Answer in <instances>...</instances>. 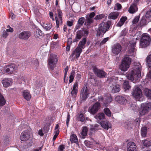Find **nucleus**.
I'll return each mask as SVG.
<instances>
[{"label": "nucleus", "mask_w": 151, "mask_h": 151, "mask_svg": "<svg viewBox=\"0 0 151 151\" xmlns=\"http://www.w3.org/2000/svg\"><path fill=\"white\" fill-rule=\"evenodd\" d=\"M89 32V30L86 28H82L80 30L76 32L75 37L73 40V42H77L81 39L82 37H85L83 38L82 40L79 42L77 47H78L82 50L85 47L87 40L86 37L88 36Z\"/></svg>", "instance_id": "obj_1"}, {"label": "nucleus", "mask_w": 151, "mask_h": 151, "mask_svg": "<svg viewBox=\"0 0 151 151\" xmlns=\"http://www.w3.org/2000/svg\"><path fill=\"white\" fill-rule=\"evenodd\" d=\"M134 47H131L128 51L129 54H132V55L129 54V55H126L122 59L121 64L120 68L122 70L124 71H126L129 68V65L131 63V59L129 58V56L134 55L133 54L134 51Z\"/></svg>", "instance_id": "obj_2"}, {"label": "nucleus", "mask_w": 151, "mask_h": 151, "mask_svg": "<svg viewBox=\"0 0 151 151\" xmlns=\"http://www.w3.org/2000/svg\"><path fill=\"white\" fill-rule=\"evenodd\" d=\"M141 67L140 63L135 66L134 69L127 75V78L131 81L137 80L141 77Z\"/></svg>", "instance_id": "obj_3"}, {"label": "nucleus", "mask_w": 151, "mask_h": 151, "mask_svg": "<svg viewBox=\"0 0 151 151\" xmlns=\"http://www.w3.org/2000/svg\"><path fill=\"white\" fill-rule=\"evenodd\" d=\"M111 22L109 21L106 22H103L99 26V27L97 31L96 35L97 36L103 37L104 35L106 32L108 31L111 25Z\"/></svg>", "instance_id": "obj_4"}, {"label": "nucleus", "mask_w": 151, "mask_h": 151, "mask_svg": "<svg viewBox=\"0 0 151 151\" xmlns=\"http://www.w3.org/2000/svg\"><path fill=\"white\" fill-rule=\"evenodd\" d=\"M151 41L150 36L147 34H143L140 39V46L142 48H145L149 46Z\"/></svg>", "instance_id": "obj_5"}, {"label": "nucleus", "mask_w": 151, "mask_h": 151, "mask_svg": "<svg viewBox=\"0 0 151 151\" xmlns=\"http://www.w3.org/2000/svg\"><path fill=\"white\" fill-rule=\"evenodd\" d=\"M58 61V58L57 55L52 54H50L48 59V64L51 69H54Z\"/></svg>", "instance_id": "obj_6"}, {"label": "nucleus", "mask_w": 151, "mask_h": 151, "mask_svg": "<svg viewBox=\"0 0 151 151\" xmlns=\"http://www.w3.org/2000/svg\"><path fill=\"white\" fill-rule=\"evenodd\" d=\"M92 68L94 73L97 77L103 78H104L106 75V73L102 70L98 69L95 65H93Z\"/></svg>", "instance_id": "obj_7"}, {"label": "nucleus", "mask_w": 151, "mask_h": 151, "mask_svg": "<svg viewBox=\"0 0 151 151\" xmlns=\"http://www.w3.org/2000/svg\"><path fill=\"white\" fill-rule=\"evenodd\" d=\"M132 94L135 98L138 99L139 100L142 95L141 90L137 86L134 87L132 92Z\"/></svg>", "instance_id": "obj_8"}, {"label": "nucleus", "mask_w": 151, "mask_h": 151, "mask_svg": "<svg viewBox=\"0 0 151 151\" xmlns=\"http://www.w3.org/2000/svg\"><path fill=\"white\" fill-rule=\"evenodd\" d=\"M89 94V90L87 87H83L81 89L80 96V99L81 102L85 101L88 97Z\"/></svg>", "instance_id": "obj_9"}, {"label": "nucleus", "mask_w": 151, "mask_h": 151, "mask_svg": "<svg viewBox=\"0 0 151 151\" xmlns=\"http://www.w3.org/2000/svg\"><path fill=\"white\" fill-rule=\"evenodd\" d=\"M58 15L55 14V17L56 21V27L57 28L59 27L60 24L62 25L63 24L62 11L60 10H58Z\"/></svg>", "instance_id": "obj_10"}, {"label": "nucleus", "mask_w": 151, "mask_h": 151, "mask_svg": "<svg viewBox=\"0 0 151 151\" xmlns=\"http://www.w3.org/2000/svg\"><path fill=\"white\" fill-rule=\"evenodd\" d=\"M142 110L139 113L140 115H143L147 113L150 109H151V102L145 103L141 104Z\"/></svg>", "instance_id": "obj_11"}, {"label": "nucleus", "mask_w": 151, "mask_h": 151, "mask_svg": "<svg viewBox=\"0 0 151 151\" xmlns=\"http://www.w3.org/2000/svg\"><path fill=\"white\" fill-rule=\"evenodd\" d=\"M100 103L98 102H96L93 106L89 107L88 109L89 111L91 114L94 115L98 112L100 109Z\"/></svg>", "instance_id": "obj_12"}, {"label": "nucleus", "mask_w": 151, "mask_h": 151, "mask_svg": "<svg viewBox=\"0 0 151 151\" xmlns=\"http://www.w3.org/2000/svg\"><path fill=\"white\" fill-rule=\"evenodd\" d=\"M32 35L31 32L28 31H24L20 33L18 37L20 39L24 40H27Z\"/></svg>", "instance_id": "obj_13"}, {"label": "nucleus", "mask_w": 151, "mask_h": 151, "mask_svg": "<svg viewBox=\"0 0 151 151\" xmlns=\"http://www.w3.org/2000/svg\"><path fill=\"white\" fill-rule=\"evenodd\" d=\"M83 51V50L78 47H77L75 50L73 51L70 56L71 58H73L74 59H78L80 56L81 53Z\"/></svg>", "instance_id": "obj_14"}, {"label": "nucleus", "mask_w": 151, "mask_h": 151, "mask_svg": "<svg viewBox=\"0 0 151 151\" xmlns=\"http://www.w3.org/2000/svg\"><path fill=\"white\" fill-rule=\"evenodd\" d=\"M30 137V132L28 130L23 131L21 134L20 138L22 141H26Z\"/></svg>", "instance_id": "obj_15"}, {"label": "nucleus", "mask_w": 151, "mask_h": 151, "mask_svg": "<svg viewBox=\"0 0 151 151\" xmlns=\"http://www.w3.org/2000/svg\"><path fill=\"white\" fill-rule=\"evenodd\" d=\"M15 67V65L13 63L6 65L4 66L5 72L8 74H12L14 70Z\"/></svg>", "instance_id": "obj_16"}, {"label": "nucleus", "mask_w": 151, "mask_h": 151, "mask_svg": "<svg viewBox=\"0 0 151 151\" xmlns=\"http://www.w3.org/2000/svg\"><path fill=\"white\" fill-rule=\"evenodd\" d=\"M122 50V47L119 43H116L112 47V52L115 55H117Z\"/></svg>", "instance_id": "obj_17"}, {"label": "nucleus", "mask_w": 151, "mask_h": 151, "mask_svg": "<svg viewBox=\"0 0 151 151\" xmlns=\"http://www.w3.org/2000/svg\"><path fill=\"white\" fill-rule=\"evenodd\" d=\"M78 82L76 81L74 83L72 90L71 91V95L74 98L76 97L78 92Z\"/></svg>", "instance_id": "obj_18"}, {"label": "nucleus", "mask_w": 151, "mask_h": 151, "mask_svg": "<svg viewBox=\"0 0 151 151\" xmlns=\"http://www.w3.org/2000/svg\"><path fill=\"white\" fill-rule=\"evenodd\" d=\"M127 151H137V146L133 142H129L127 145Z\"/></svg>", "instance_id": "obj_19"}, {"label": "nucleus", "mask_w": 151, "mask_h": 151, "mask_svg": "<svg viewBox=\"0 0 151 151\" xmlns=\"http://www.w3.org/2000/svg\"><path fill=\"white\" fill-rule=\"evenodd\" d=\"M3 86L5 88L10 86L12 84V79L11 78H5L1 81Z\"/></svg>", "instance_id": "obj_20"}, {"label": "nucleus", "mask_w": 151, "mask_h": 151, "mask_svg": "<svg viewBox=\"0 0 151 151\" xmlns=\"http://www.w3.org/2000/svg\"><path fill=\"white\" fill-rule=\"evenodd\" d=\"M115 101L119 104L123 105L125 104L127 101L126 98L121 96H118L115 98Z\"/></svg>", "instance_id": "obj_21"}, {"label": "nucleus", "mask_w": 151, "mask_h": 151, "mask_svg": "<svg viewBox=\"0 0 151 151\" xmlns=\"http://www.w3.org/2000/svg\"><path fill=\"white\" fill-rule=\"evenodd\" d=\"M99 101L103 102L104 105L106 106H108V103H110L112 101V99L110 98H106L105 100L102 96H100L98 98Z\"/></svg>", "instance_id": "obj_22"}, {"label": "nucleus", "mask_w": 151, "mask_h": 151, "mask_svg": "<svg viewBox=\"0 0 151 151\" xmlns=\"http://www.w3.org/2000/svg\"><path fill=\"white\" fill-rule=\"evenodd\" d=\"M101 125L103 128L107 130L111 128V125L108 121H102L101 122Z\"/></svg>", "instance_id": "obj_23"}, {"label": "nucleus", "mask_w": 151, "mask_h": 151, "mask_svg": "<svg viewBox=\"0 0 151 151\" xmlns=\"http://www.w3.org/2000/svg\"><path fill=\"white\" fill-rule=\"evenodd\" d=\"M137 4L133 3L130 5L128 10V12L131 14H133L136 12L137 11Z\"/></svg>", "instance_id": "obj_24"}, {"label": "nucleus", "mask_w": 151, "mask_h": 151, "mask_svg": "<svg viewBox=\"0 0 151 151\" xmlns=\"http://www.w3.org/2000/svg\"><path fill=\"white\" fill-rule=\"evenodd\" d=\"M111 87L112 89V92L114 93L119 92L120 89L119 85L116 83L112 84V86H111Z\"/></svg>", "instance_id": "obj_25"}, {"label": "nucleus", "mask_w": 151, "mask_h": 151, "mask_svg": "<svg viewBox=\"0 0 151 151\" xmlns=\"http://www.w3.org/2000/svg\"><path fill=\"white\" fill-rule=\"evenodd\" d=\"M22 95L27 101L29 100L31 98V95L28 90H24L23 92Z\"/></svg>", "instance_id": "obj_26"}, {"label": "nucleus", "mask_w": 151, "mask_h": 151, "mask_svg": "<svg viewBox=\"0 0 151 151\" xmlns=\"http://www.w3.org/2000/svg\"><path fill=\"white\" fill-rule=\"evenodd\" d=\"M93 19H90L88 17H86V19L85 20L84 24L87 27V28H86L88 29V28L90 27L91 24V23L93 22Z\"/></svg>", "instance_id": "obj_27"}, {"label": "nucleus", "mask_w": 151, "mask_h": 151, "mask_svg": "<svg viewBox=\"0 0 151 151\" xmlns=\"http://www.w3.org/2000/svg\"><path fill=\"white\" fill-rule=\"evenodd\" d=\"M70 139L72 143H75L79 145L78 138L76 134H71L70 137Z\"/></svg>", "instance_id": "obj_28"}, {"label": "nucleus", "mask_w": 151, "mask_h": 151, "mask_svg": "<svg viewBox=\"0 0 151 151\" xmlns=\"http://www.w3.org/2000/svg\"><path fill=\"white\" fill-rule=\"evenodd\" d=\"M127 19V18L126 17H122L119 21L117 24L116 26L118 27H121L122 26L126 20Z\"/></svg>", "instance_id": "obj_29"}, {"label": "nucleus", "mask_w": 151, "mask_h": 151, "mask_svg": "<svg viewBox=\"0 0 151 151\" xmlns=\"http://www.w3.org/2000/svg\"><path fill=\"white\" fill-rule=\"evenodd\" d=\"M94 118L97 120H102L105 118V114L103 113H100L94 116Z\"/></svg>", "instance_id": "obj_30"}, {"label": "nucleus", "mask_w": 151, "mask_h": 151, "mask_svg": "<svg viewBox=\"0 0 151 151\" xmlns=\"http://www.w3.org/2000/svg\"><path fill=\"white\" fill-rule=\"evenodd\" d=\"M119 15V14L117 12H111L109 14V18L112 19H115L117 18Z\"/></svg>", "instance_id": "obj_31"}, {"label": "nucleus", "mask_w": 151, "mask_h": 151, "mask_svg": "<svg viewBox=\"0 0 151 151\" xmlns=\"http://www.w3.org/2000/svg\"><path fill=\"white\" fill-rule=\"evenodd\" d=\"M125 126L128 129H132L133 126L132 122L131 121L127 120L125 122Z\"/></svg>", "instance_id": "obj_32"}, {"label": "nucleus", "mask_w": 151, "mask_h": 151, "mask_svg": "<svg viewBox=\"0 0 151 151\" xmlns=\"http://www.w3.org/2000/svg\"><path fill=\"white\" fill-rule=\"evenodd\" d=\"M42 26L46 30L48 31L51 28L52 25L51 23H43Z\"/></svg>", "instance_id": "obj_33"}, {"label": "nucleus", "mask_w": 151, "mask_h": 151, "mask_svg": "<svg viewBox=\"0 0 151 151\" xmlns=\"http://www.w3.org/2000/svg\"><path fill=\"white\" fill-rule=\"evenodd\" d=\"M144 93L148 98H151V89L145 88L144 90Z\"/></svg>", "instance_id": "obj_34"}, {"label": "nucleus", "mask_w": 151, "mask_h": 151, "mask_svg": "<svg viewBox=\"0 0 151 151\" xmlns=\"http://www.w3.org/2000/svg\"><path fill=\"white\" fill-rule=\"evenodd\" d=\"M147 128L146 127L142 128L141 129V134L143 137H145L147 134Z\"/></svg>", "instance_id": "obj_35"}, {"label": "nucleus", "mask_w": 151, "mask_h": 151, "mask_svg": "<svg viewBox=\"0 0 151 151\" xmlns=\"http://www.w3.org/2000/svg\"><path fill=\"white\" fill-rule=\"evenodd\" d=\"M146 63L149 68L151 67V55H148L146 59Z\"/></svg>", "instance_id": "obj_36"}, {"label": "nucleus", "mask_w": 151, "mask_h": 151, "mask_svg": "<svg viewBox=\"0 0 151 151\" xmlns=\"http://www.w3.org/2000/svg\"><path fill=\"white\" fill-rule=\"evenodd\" d=\"M123 86L124 89L126 90H129L131 88L128 81H125L124 82Z\"/></svg>", "instance_id": "obj_37"}, {"label": "nucleus", "mask_w": 151, "mask_h": 151, "mask_svg": "<svg viewBox=\"0 0 151 151\" xmlns=\"http://www.w3.org/2000/svg\"><path fill=\"white\" fill-rule=\"evenodd\" d=\"M146 17H143L139 22V26H145L147 24V21L146 19Z\"/></svg>", "instance_id": "obj_38"}, {"label": "nucleus", "mask_w": 151, "mask_h": 151, "mask_svg": "<svg viewBox=\"0 0 151 151\" xmlns=\"http://www.w3.org/2000/svg\"><path fill=\"white\" fill-rule=\"evenodd\" d=\"M6 103V100L2 95H0V106H4Z\"/></svg>", "instance_id": "obj_39"}, {"label": "nucleus", "mask_w": 151, "mask_h": 151, "mask_svg": "<svg viewBox=\"0 0 151 151\" xmlns=\"http://www.w3.org/2000/svg\"><path fill=\"white\" fill-rule=\"evenodd\" d=\"M142 142L143 145L145 147H148L151 146V140L149 141L147 139L142 140Z\"/></svg>", "instance_id": "obj_40"}, {"label": "nucleus", "mask_w": 151, "mask_h": 151, "mask_svg": "<svg viewBox=\"0 0 151 151\" xmlns=\"http://www.w3.org/2000/svg\"><path fill=\"white\" fill-rule=\"evenodd\" d=\"M88 132V128L86 127H83L82 132H81V135H82L84 137L83 138H85V137L87 135V133Z\"/></svg>", "instance_id": "obj_41"}, {"label": "nucleus", "mask_w": 151, "mask_h": 151, "mask_svg": "<svg viewBox=\"0 0 151 151\" xmlns=\"http://www.w3.org/2000/svg\"><path fill=\"white\" fill-rule=\"evenodd\" d=\"M104 111L105 114L109 117H110L111 116V112L109 109L106 108H104Z\"/></svg>", "instance_id": "obj_42"}, {"label": "nucleus", "mask_w": 151, "mask_h": 151, "mask_svg": "<svg viewBox=\"0 0 151 151\" xmlns=\"http://www.w3.org/2000/svg\"><path fill=\"white\" fill-rule=\"evenodd\" d=\"M105 14H100L96 15L94 19L96 20H99L104 18Z\"/></svg>", "instance_id": "obj_43"}, {"label": "nucleus", "mask_w": 151, "mask_h": 151, "mask_svg": "<svg viewBox=\"0 0 151 151\" xmlns=\"http://www.w3.org/2000/svg\"><path fill=\"white\" fill-rule=\"evenodd\" d=\"M85 22V19L84 17H82L80 18L78 22V23L82 26Z\"/></svg>", "instance_id": "obj_44"}, {"label": "nucleus", "mask_w": 151, "mask_h": 151, "mask_svg": "<svg viewBox=\"0 0 151 151\" xmlns=\"http://www.w3.org/2000/svg\"><path fill=\"white\" fill-rule=\"evenodd\" d=\"M136 40L135 39H133L131 40L129 42V43L131 47H135L136 45Z\"/></svg>", "instance_id": "obj_45"}, {"label": "nucleus", "mask_w": 151, "mask_h": 151, "mask_svg": "<svg viewBox=\"0 0 151 151\" xmlns=\"http://www.w3.org/2000/svg\"><path fill=\"white\" fill-rule=\"evenodd\" d=\"M78 119L82 122H84L85 120L84 116L82 114H80L79 115Z\"/></svg>", "instance_id": "obj_46"}, {"label": "nucleus", "mask_w": 151, "mask_h": 151, "mask_svg": "<svg viewBox=\"0 0 151 151\" xmlns=\"http://www.w3.org/2000/svg\"><path fill=\"white\" fill-rule=\"evenodd\" d=\"M145 17L147 19L151 18V9L147 12Z\"/></svg>", "instance_id": "obj_47"}, {"label": "nucleus", "mask_w": 151, "mask_h": 151, "mask_svg": "<svg viewBox=\"0 0 151 151\" xmlns=\"http://www.w3.org/2000/svg\"><path fill=\"white\" fill-rule=\"evenodd\" d=\"M37 31H36V33L37 35H38L40 36H43L44 35V33L40 29H37ZM39 37L38 36H37Z\"/></svg>", "instance_id": "obj_48"}, {"label": "nucleus", "mask_w": 151, "mask_h": 151, "mask_svg": "<svg viewBox=\"0 0 151 151\" xmlns=\"http://www.w3.org/2000/svg\"><path fill=\"white\" fill-rule=\"evenodd\" d=\"M95 13L94 12H92L89 15H87L86 16V17H88L90 19H93V18L95 16Z\"/></svg>", "instance_id": "obj_49"}, {"label": "nucleus", "mask_w": 151, "mask_h": 151, "mask_svg": "<svg viewBox=\"0 0 151 151\" xmlns=\"http://www.w3.org/2000/svg\"><path fill=\"white\" fill-rule=\"evenodd\" d=\"M109 39V37L104 38L100 44V46H101L105 44Z\"/></svg>", "instance_id": "obj_50"}, {"label": "nucleus", "mask_w": 151, "mask_h": 151, "mask_svg": "<svg viewBox=\"0 0 151 151\" xmlns=\"http://www.w3.org/2000/svg\"><path fill=\"white\" fill-rule=\"evenodd\" d=\"M70 119V116L69 113H68L66 119V124L68 127Z\"/></svg>", "instance_id": "obj_51"}, {"label": "nucleus", "mask_w": 151, "mask_h": 151, "mask_svg": "<svg viewBox=\"0 0 151 151\" xmlns=\"http://www.w3.org/2000/svg\"><path fill=\"white\" fill-rule=\"evenodd\" d=\"M139 19V17H136L132 21V23L133 24H136L138 22Z\"/></svg>", "instance_id": "obj_52"}, {"label": "nucleus", "mask_w": 151, "mask_h": 151, "mask_svg": "<svg viewBox=\"0 0 151 151\" xmlns=\"http://www.w3.org/2000/svg\"><path fill=\"white\" fill-rule=\"evenodd\" d=\"M65 148L64 145H60L58 147V151H63V150Z\"/></svg>", "instance_id": "obj_53"}, {"label": "nucleus", "mask_w": 151, "mask_h": 151, "mask_svg": "<svg viewBox=\"0 0 151 151\" xmlns=\"http://www.w3.org/2000/svg\"><path fill=\"white\" fill-rule=\"evenodd\" d=\"M68 66H67L66 68L64 69V71H65V73H64V81H65V78H66V76L67 74V73L68 72Z\"/></svg>", "instance_id": "obj_54"}, {"label": "nucleus", "mask_w": 151, "mask_h": 151, "mask_svg": "<svg viewBox=\"0 0 151 151\" xmlns=\"http://www.w3.org/2000/svg\"><path fill=\"white\" fill-rule=\"evenodd\" d=\"M8 35V33L7 31H4L2 34V37H3L6 38Z\"/></svg>", "instance_id": "obj_55"}, {"label": "nucleus", "mask_w": 151, "mask_h": 151, "mask_svg": "<svg viewBox=\"0 0 151 151\" xmlns=\"http://www.w3.org/2000/svg\"><path fill=\"white\" fill-rule=\"evenodd\" d=\"M56 133L54 135L53 138V140L54 141L56 139L58 135L59 134V129L58 130H56Z\"/></svg>", "instance_id": "obj_56"}, {"label": "nucleus", "mask_w": 151, "mask_h": 151, "mask_svg": "<svg viewBox=\"0 0 151 151\" xmlns=\"http://www.w3.org/2000/svg\"><path fill=\"white\" fill-rule=\"evenodd\" d=\"M73 21H68L67 22V24L69 27L72 26L73 25Z\"/></svg>", "instance_id": "obj_57"}, {"label": "nucleus", "mask_w": 151, "mask_h": 151, "mask_svg": "<svg viewBox=\"0 0 151 151\" xmlns=\"http://www.w3.org/2000/svg\"><path fill=\"white\" fill-rule=\"evenodd\" d=\"M75 73H76L75 71H72L69 77V78L74 79V75Z\"/></svg>", "instance_id": "obj_58"}, {"label": "nucleus", "mask_w": 151, "mask_h": 151, "mask_svg": "<svg viewBox=\"0 0 151 151\" xmlns=\"http://www.w3.org/2000/svg\"><path fill=\"white\" fill-rule=\"evenodd\" d=\"M82 26L81 25L77 23V24L76 25L74 31H76L77 30L79 29Z\"/></svg>", "instance_id": "obj_59"}, {"label": "nucleus", "mask_w": 151, "mask_h": 151, "mask_svg": "<svg viewBox=\"0 0 151 151\" xmlns=\"http://www.w3.org/2000/svg\"><path fill=\"white\" fill-rule=\"evenodd\" d=\"M72 42V38H69L68 39L67 44L71 45Z\"/></svg>", "instance_id": "obj_60"}, {"label": "nucleus", "mask_w": 151, "mask_h": 151, "mask_svg": "<svg viewBox=\"0 0 151 151\" xmlns=\"http://www.w3.org/2000/svg\"><path fill=\"white\" fill-rule=\"evenodd\" d=\"M50 17V19H52L53 21L55 20V19L53 17V14L52 12H49Z\"/></svg>", "instance_id": "obj_61"}, {"label": "nucleus", "mask_w": 151, "mask_h": 151, "mask_svg": "<svg viewBox=\"0 0 151 151\" xmlns=\"http://www.w3.org/2000/svg\"><path fill=\"white\" fill-rule=\"evenodd\" d=\"M116 6L117 7V10H118L122 8L121 5L120 4L118 3H117L116 4Z\"/></svg>", "instance_id": "obj_62"}, {"label": "nucleus", "mask_w": 151, "mask_h": 151, "mask_svg": "<svg viewBox=\"0 0 151 151\" xmlns=\"http://www.w3.org/2000/svg\"><path fill=\"white\" fill-rule=\"evenodd\" d=\"M38 134L41 136H43L44 135V134L43 133L42 129H40L38 132Z\"/></svg>", "instance_id": "obj_63"}, {"label": "nucleus", "mask_w": 151, "mask_h": 151, "mask_svg": "<svg viewBox=\"0 0 151 151\" xmlns=\"http://www.w3.org/2000/svg\"><path fill=\"white\" fill-rule=\"evenodd\" d=\"M44 132L45 133H47L49 129L47 127H45L43 128Z\"/></svg>", "instance_id": "obj_64"}]
</instances>
